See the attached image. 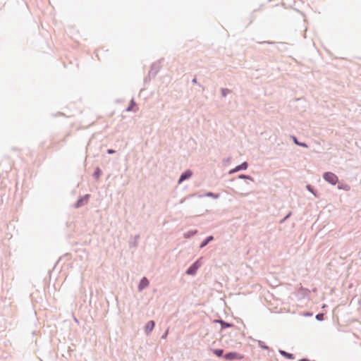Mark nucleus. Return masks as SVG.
<instances>
[{"mask_svg": "<svg viewBox=\"0 0 361 361\" xmlns=\"http://www.w3.org/2000/svg\"><path fill=\"white\" fill-rule=\"evenodd\" d=\"M346 189V190H348L349 189V187L348 186H346V188H345Z\"/></svg>", "mask_w": 361, "mask_h": 361, "instance_id": "nucleus-16", "label": "nucleus"}, {"mask_svg": "<svg viewBox=\"0 0 361 361\" xmlns=\"http://www.w3.org/2000/svg\"><path fill=\"white\" fill-rule=\"evenodd\" d=\"M192 172L190 170L186 171L184 172L180 177V179L178 180V183H180L182 181H183L185 179L189 178L192 176Z\"/></svg>", "mask_w": 361, "mask_h": 361, "instance_id": "nucleus-5", "label": "nucleus"}, {"mask_svg": "<svg viewBox=\"0 0 361 361\" xmlns=\"http://www.w3.org/2000/svg\"><path fill=\"white\" fill-rule=\"evenodd\" d=\"M322 317H323V314H317L316 317L317 319H322Z\"/></svg>", "mask_w": 361, "mask_h": 361, "instance_id": "nucleus-12", "label": "nucleus"}, {"mask_svg": "<svg viewBox=\"0 0 361 361\" xmlns=\"http://www.w3.org/2000/svg\"><path fill=\"white\" fill-rule=\"evenodd\" d=\"M280 353H281V355H282L283 357H285L286 358H288V359H293L294 358L293 354L286 353V352H285L283 350H280Z\"/></svg>", "mask_w": 361, "mask_h": 361, "instance_id": "nucleus-7", "label": "nucleus"}, {"mask_svg": "<svg viewBox=\"0 0 361 361\" xmlns=\"http://www.w3.org/2000/svg\"><path fill=\"white\" fill-rule=\"evenodd\" d=\"M148 285H149V281L147 280V279L145 277L142 278L141 279L139 286H138L139 290L141 291L142 289L147 287Z\"/></svg>", "mask_w": 361, "mask_h": 361, "instance_id": "nucleus-4", "label": "nucleus"}, {"mask_svg": "<svg viewBox=\"0 0 361 361\" xmlns=\"http://www.w3.org/2000/svg\"><path fill=\"white\" fill-rule=\"evenodd\" d=\"M213 352L216 356L221 357L223 355L224 350L222 349H215Z\"/></svg>", "mask_w": 361, "mask_h": 361, "instance_id": "nucleus-9", "label": "nucleus"}, {"mask_svg": "<svg viewBox=\"0 0 361 361\" xmlns=\"http://www.w3.org/2000/svg\"><path fill=\"white\" fill-rule=\"evenodd\" d=\"M247 166V164L246 162L242 164L241 165H239L236 166V168L233 171H238L242 169H245Z\"/></svg>", "mask_w": 361, "mask_h": 361, "instance_id": "nucleus-8", "label": "nucleus"}, {"mask_svg": "<svg viewBox=\"0 0 361 361\" xmlns=\"http://www.w3.org/2000/svg\"><path fill=\"white\" fill-rule=\"evenodd\" d=\"M207 195L209 196V197H214V198H217L219 197L218 195H215V194L212 193V192H209Z\"/></svg>", "mask_w": 361, "mask_h": 361, "instance_id": "nucleus-11", "label": "nucleus"}, {"mask_svg": "<svg viewBox=\"0 0 361 361\" xmlns=\"http://www.w3.org/2000/svg\"><path fill=\"white\" fill-rule=\"evenodd\" d=\"M213 240V236H209V237L207 238V240H206L205 241H204V242L201 244L200 247H204V246H205V245H207L209 241H211V240Z\"/></svg>", "mask_w": 361, "mask_h": 361, "instance_id": "nucleus-10", "label": "nucleus"}, {"mask_svg": "<svg viewBox=\"0 0 361 361\" xmlns=\"http://www.w3.org/2000/svg\"><path fill=\"white\" fill-rule=\"evenodd\" d=\"M201 266L200 259L196 261L192 266L189 267L186 273L190 275H193L196 273V271Z\"/></svg>", "mask_w": 361, "mask_h": 361, "instance_id": "nucleus-3", "label": "nucleus"}, {"mask_svg": "<svg viewBox=\"0 0 361 361\" xmlns=\"http://www.w3.org/2000/svg\"><path fill=\"white\" fill-rule=\"evenodd\" d=\"M293 140H294L295 144L299 145V142L297 141V140H296V138L295 137H293Z\"/></svg>", "mask_w": 361, "mask_h": 361, "instance_id": "nucleus-14", "label": "nucleus"}, {"mask_svg": "<svg viewBox=\"0 0 361 361\" xmlns=\"http://www.w3.org/2000/svg\"><path fill=\"white\" fill-rule=\"evenodd\" d=\"M299 145H301V146H303V147H306V145H305L303 143H301V144L299 143Z\"/></svg>", "mask_w": 361, "mask_h": 361, "instance_id": "nucleus-15", "label": "nucleus"}, {"mask_svg": "<svg viewBox=\"0 0 361 361\" xmlns=\"http://www.w3.org/2000/svg\"><path fill=\"white\" fill-rule=\"evenodd\" d=\"M154 321H149L148 322L146 325H145V332L148 334H149L152 329H154Z\"/></svg>", "mask_w": 361, "mask_h": 361, "instance_id": "nucleus-6", "label": "nucleus"}, {"mask_svg": "<svg viewBox=\"0 0 361 361\" xmlns=\"http://www.w3.org/2000/svg\"><path fill=\"white\" fill-rule=\"evenodd\" d=\"M107 152L109 154H113V153H114V151L113 149H108Z\"/></svg>", "mask_w": 361, "mask_h": 361, "instance_id": "nucleus-13", "label": "nucleus"}, {"mask_svg": "<svg viewBox=\"0 0 361 361\" xmlns=\"http://www.w3.org/2000/svg\"><path fill=\"white\" fill-rule=\"evenodd\" d=\"M224 357H225V359H226L228 360H242L244 357V356L240 353H238L236 352H233V353H226L224 355Z\"/></svg>", "mask_w": 361, "mask_h": 361, "instance_id": "nucleus-2", "label": "nucleus"}, {"mask_svg": "<svg viewBox=\"0 0 361 361\" xmlns=\"http://www.w3.org/2000/svg\"><path fill=\"white\" fill-rule=\"evenodd\" d=\"M323 178L326 181L332 185H336L338 180L336 175L331 172L324 173V174L323 175Z\"/></svg>", "mask_w": 361, "mask_h": 361, "instance_id": "nucleus-1", "label": "nucleus"}]
</instances>
